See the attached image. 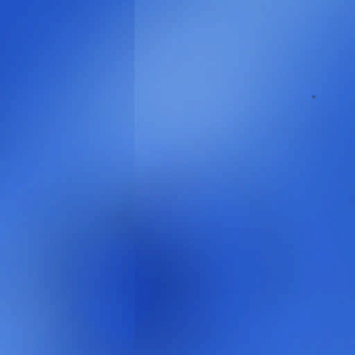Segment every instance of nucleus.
Masks as SVG:
<instances>
[{"label":"nucleus","mask_w":355,"mask_h":355,"mask_svg":"<svg viewBox=\"0 0 355 355\" xmlns=\"http://www.w3.org/2000/svg\"><path fill=\"white\" fill-rule=\"evenodd\" d=\"M306 133H355V131H306Z\"/></svg>","instance_id":"20e7f679"},{"label":"nucleus","mask_w":355,"mask_h":355,"mask_svg":"<svg viewBox=\"0 0 355 355\" xmlns=\"http://www.w3.org/2000/svg\"><path fill=\"white\" fill-rule=\"evenodd\" d=\"M0 133H64V131H0Z\"/></svg>","instance_id":"7ed1b4c3"},{"label":"nucleus","mask_w":355,"mask_h":355,"mask_svg":"<svg viewBox=\"0 0 355 355\" xmlns=\"http://www.w3.org/2000/svg\"><path fill=\"white\" fill-rule=\"evenodd\" d=\"M0 138H55V135H0Z\"/></svg>","instance_id":"f257e3e1"},{"label":"nucleus","mask_w":355,"mask_h":355,"mask_svg":"<svg viewBox=\"0 0 355 355\" xmlns=\"http://www.w3.org/2000/svg\"><path fill=\"white\" fill-rule=\"evenodd\" d=\"M301 138H355V135H301Z\"/></svg>","instance_id":"f03ea898"}]
</instances>
